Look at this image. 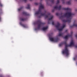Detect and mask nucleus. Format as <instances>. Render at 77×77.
<instances>
[{
    "mask_svg": "<svg viewBox=\"0 0 77 77\" xmlns=\"http://www.w3.org/2000/svg\"><path fill=\"white\" fill-rule=\"evenodd\" d=\"M75 11H77V8H76V9H75Z\"/></svg>",
    "mask_w": 77,
    "mask_h": 77,
    "instance_id": "20",
    "label": "nucleus"
},
{
    "mask_svg": "<svg viewBox=\"0 0 77 77\" xmlns=\"http://www.w3.org/2000/svg\"><path fill=\"white\" fill-rule=\"evenodd\" d=\"M23 14H26V13L25 12H24L23 13Z\"/></svg>",
    "mask_w": 77,
    "mask_h": 77,
    "instance_id": "23",
    "label": "nucleus"
},
{
    "mask_svg": "<svg viewBox=\"0 0 77 77\" xmlns=\"http://www.w3.org/2000/svg\"><path fill=\"white\" fill-rule=\"evenodd\" d=\"M22 9V8H19L18 9V11H21V10Z\"/></svg>",
    "mask_w": 77,
    "mask_h": 77,
    "instance_id": "17",
    "label": "nucleus"
},
{
    "mask_svg": "<svg viewBox=\"0 0 77 77\" xmlns=\"http://www.w3.org/2000/svg\"><path fill=\"white\" fill-rule=\"evenodd\" d=\"M75 48H77V45L75 46Z\"/></svg>",
    "mask_w": 77,
    "mask_h": 77,
    "instance_id": "24",
    "label": "nucleus"
},
{
    "mask_svg": "<svg viewBox=\"0 0 77 77\" xmlns=\"http://www.w3.org/2000/svg\"><path fill=\"white\" fill-rule=\"evenodd\" d=\"M77 27V21L76 20L74 21L73 25L71 26V27Z\"/></svg>",
    "mask_w": 77,
    "mask_h": 77,
    "instance_id": "8",
    "label": "nucleus"
},
{
    "mask_svg": "<svg viewBox=\"0 0 77 77\" xmlns=\"http://www.w3.org/2000/svg\"><path fill=\"white\" fill-rule=\"evenodd\" d=\"M60 3V0H57L56 4H59Z\"/></svg>",
    "mask_w": 77,
    "mask_h": 77,
    "instance_id": "14",
    "label": "nucleus"
},
{
    "mask_svg": "<svg viewBox=\"0 0 77 77\" xmlns=\"http://www.w3.org/2000/svg\"><path fill=\"white\" fill-rule=\"evenodd\" d=\"M56 15H58V13H56Z\"/></svg>",
    "mask_w": 77,
    "mask_h": 77,
    "instance_id": "25",
    "label": "nucleus"
},
{
    "mask_svg": "<svg viewBox=\"0 0 77 77\" xmlns=\"http://www.w3.org/2000/svg\"><path fill=\"white\" fill-rule=\"evenodd\" d=\"M71 33H72V32H71Z\"/></svg>",
    "mask_w": 77,
    "mask_h": 77,
    "instance_id": "28",
    "label": "nucleus"
},
{
    "mask_svg": "<svg viewBox=\"0 0 77 77\" xmlns=\"http://www.w3.org/2000/svg\"><path fill=\"white\" fill-rule=\"evenodd\" d=\"M63 34L62 33H59L58 35L55 38L51 37L50 38V40L51 41L53 42H56L59 41V37L61 36L63 37Z\"/></svg>",
    "mask_w": 77,
    "mask_h": 77,
    "instance_id": "4",
    "label": "nucleus"
},
{
    "mask_svg": "<svg viewBox=\"0 0 77 77\" xmlns=\"http://www.w3.org/2000/svg\"><path fill=\"white\" fill-rule=\"evenodd\" d=\"M42 9H44V5L41 4H40L38 11L35 12V16H38L39 17H41L42 16H44L45 15V13L42 14L41 13V10Z\"/></svg>",
    "mask_w": 77,
    "mask_h": 77,
    "instance_id": "3",
    "label": "nucleus"
},
{
    "mask_svg": "<svg viewBox=\"0 0 77 77\" xmlns=\"http://www.w3.org/2000/svg\"><path fill=\"white\" fill-rule=\"evenodd\" d=\"M27 9H30V5H27V7H26Z\"/></svg>",
    "mask_w": 77,
    "mask_h": 77,
    "instance_id": "15",
    "label": "nucleus"
},
{
    "mask_svg": "<svg viewBox=\"0 0 77 77\" xmlns=\"http://www.w3.org/2000/svg\"><path fill=\"white\" fill-rule=\"evenodd\" d=\"M52 25H54V22H52Z\"/></svg>",
    "mask_w": 77,
    "mask_h": 77,
    "instance_id": "19",
    "label": "nucleus"
},
{
    "mask_svg": "<svg viewBox=\"0 0 77 77\" xmlns=\"http://www.w3.org/2000/svg\"><path fill=\"white\" fill-rule=\"evenodd\" d=\"M30 0V1H32V0Z\"/></svg>",
    "mask_w": 77,
    "mask_h": 77,
    "instance_id": "30",
    "label": "nucleus"
},
{
    "mask_svg": "<svg viewBox=\"0 0 77 77\" xmlns=\"http://www.w3.org/2000/svg\"><path fill=\"white\" fill-rule=\"evenodd\" d=\"M71 1H68L66 3V4L67 5H71Z\"/></svg>",
    "mask_w": 77,
    "mask_h": 77,
    "instance_id": "11",
    "label": "nucleus"
},
{
    "mask_svg": "<svg viewBox=\"0 0 77 77\" xmlns=\"http://www.w3.org/2000/svg\"><path fill=\"white\" fill-rule=\"evenodd\" d=\"M20 20H21V21H23L25 20V19H24L23 18H22V19H20Z\"/></svg>",
    "mask_w": 77,
    "mask_h": 77,
    "instance_id": "16",
    "label": "nucleus"
},
{
    "mask_svg": "<svg viewBox=\"0 0 77 77\" xmlns=\"http://www.w3.org/2000/svg\"><path fill=\"white\" fill-rule=\"evenodd\" d=\"M75 1L76 0H75Z\"/></svg>",
    "mask_w": 77,
    "mask_h": 77,
    "instance_id": "33",
    "label": "nucleus"
},
{
    "mask_svg": "<svg viewBox=\"0 0 77 77\" xmlns=\"http://www.w3.org/2000/svg\"><path fill=\"white\" fill-rule=\"evenodd\" d=\"M34 24H35V23H34Z\"/></svg>",
    "mask_w": 77,
    "mask_h": 77,
    "instance_id": "32",
    "label": "nucleus"
},
{
    "mask_svg": "<svg viewBox=\"0 0 77 77\" xmlns=\"http://www.w3.org/2000/svg\"><path fill=\"white\" fill-rule=\"evenodd\" d=\"M54 1V0H51V2H53Z\"/></svg>",
    "mask_w": 77,
    "mask_h": 77,
    "instance_id": "21",
    "label": "nucleus"
},
{
    "mask_svg": "<svg viewBox=\"0 0 77 77\" xmlns=\"http://www.w3.org/2000/svg\"><path fill=\"white\" fill-rule=\"evenodd\" d=\"M62 44H65V49L63 51V54H65L66 56H68L69 54V50L68 49V47H73L75 46L74 42L73 40H71L70 44L69 45L66 44V42H65L60 44V46H61Z\"/></svg>",
    "mask_w": 77,
    "mask_h": 77,
    "instance_id": "1",
    "label": "nucleus"
},
{
    "mask_svg": "<svg viewBox=\"0 0 77 77\" xmlns=\"http://www.w3.org/2000/svg\"><path fill=\"white\" fill-rule=\"evenodd\" d=\"M63 3H64V2H63Z\"/></svg>",
    "mask_w": 77,
    "mask_h": 77,
    "instance_id": "29",
    "label": "nucleus"
},
{
    "mask_svg": "<svg viewBox=\"0 0 77 77\" xmlns=\"http://www.w3.org/2000/svg\"><path fill=\"white\" fill-rule=\"evenodd\" d=\"M37 23L38 24L37 29L38 30L41 29V25L42 24V23L41 22V21L39 20L37 22Z\"/></svg>",
    "mask_w": 77,
    "mask_h": 77,
    "instance_id": "7",
    "label": "nucleus"
},
{
    "mask_svg": "<svg viewBox=\"0 0 77 77\" xmlns=\"http://www.w3.org/2000/svg\"><path fill=\"white\" fill-rule=\"evenodd\" d=\"M58 29L59 32H60L63 30V29L65 27V25H63L62 26H61L59 23H58L55 26Z\"/></svg>",
    "mask_w": 77,
    "mask_h": 77,
    "instance_id": "5",
    "label": "nucleus"
},
{
    "mask_svg": "<svg viewBox=\"0 0 77 77\" xmlns=\"http://www.w3.org/2000/svg\"><path fill=\"white\" fill-rule=\"evenodd\" d=\"M63 9H64V10H65V11H69L70 10V9L69 8H63Z\"/></svg>",
    "mask_w": 77,
    "mask_h": 77,
    "instance_id": "12",
    "label": "nucleus"
},
{
    "mask_svg": "<svg viewBox=\"0 0 77 77\" xmlns=\"http://www.w3.org/2000/svg\"><path fill=\"white\" fill-rule=\"evenodd\" d=\"M62 0V1H63V0Z\"/></svg>",
    "mask_w": 77,
    "mask_h": 77,
    "instance_id": "31",
    "label": "nucleus"
},
{
    "mask_svg": "<svg viewBox=\"0 0 77 77\" xmlns=\"http://www.w3.org/2000/svg\"><path fill=\"white\" fill-rule=\"evenodd\" d=\"M47 29H48V27L47 26L46 27H45L43 28L42 29V30L43 31H45V30H46Z\"/></svg>",
    "mask_w": 77,
    "mask_h": 77,
    "instance_id": "10",
    "label": "nucleus"
},
{
    "mask_svg": "<svg viewBox=\"0 0 77 77\" xmlns=\"http://www.w3.org/2000/svg\"><path fill=\"white\" fill-rule=\"evenodd\" d=\"M70 36L69 35H66L65 37H64V39H68V38L69 37V36Z\"/></svg>",
    "mask_w": 77,
    "mask_h": 77,
    "instance_id": "13",
    "label": "nucleus"
},
{
    "mask_svg": "<svg viewBox=\"0 0 77 77\" xmlns=\"http://www.w3.org/2000/svg\"><path fill=\"white\" fill-rule=\"evenodd\" d=\"M25 2H26L27 1V0H23Z\"/></svg>",
    "mask_w": 77,
    "mask_h": 77,
    "instance_id": "26",
    "label": "nucleus"
},
{
    "mask_svg": "<svg viewBox=\"0 0 77 77\" xmlns=\"http://www.w3.org/2000/svg\"><path fill=\"white\" fill-rule=\"evenodd\" d=\"M45 17L46 18H48V17H50L49 19V20H51L53 18V16L51 15L50 13H49L47 15L45 16Z\"/></svg>",
    "mask_w": 77,
    "mask_h": 77,
    "instance_id": "6",
    "label": "nucleus"
},
{
    "mask_svg": "<svg viewBox=\"0 0 77 77\" xmlns=\"http://www.w3.org/2000/svg\"><path fill=\"white\" fill-rule=\"evenodd\" d=\"M74 14L72 13L71 12H68L65 13L64 15L61 16H60V19H63L64 18H66V19L65 20H62L63 22H68V23H70L71 22V17L72 16L74 15Z\"/></svg>",
    "mask_w": 77,
    "mask_h": 77,
    "instance_id": "2",
    "label": "nucleus"
},
{
    "mask_svg": "<svg viewBox=\"0 0 77 77\" xmlns=\"http://www.w3.org/2000/svg\"><path fill=\"white\" fill-rule=\"evenodd\" d=\"M1 20H2V18H1V17H0V21H1Z\"/></svg>",
    "mask_w": 77,
    "mask_h": 77,
    "instance_id": "22",
    "label": "nucleus"
},
{
    "mask_svg": "<svg viewBox=\"0 0 77 77\" xmlns=\"http://www.w3.org/2000/svg\"><path fill=\"white\" fill-rule=\"evenodd\" d=\"M73 59H74V60H75V58H73Z\"/></svg>",
    "mask_w": 77,
    "mask_h": 77,
    "instance_id": "27",
    "label": "nucleus"
},
{
    "mask_svg": "<svg viewBox=\"0 0 77 77\" xmlns=\"http://www.w3.org/2000/svg\"><path fill=\"white\" fill-rule=\"evenodd\" d=\"M54 9H58V10H60L61 9V6L60 5L59 7L56 6L54 7Z\"/></svg>",
    "mask_w": 77,
    "mask_h": 77,
    "instance_id": "9",
    "label": "nucleus"
},
{
    "mask_svg": "<svg viewBox=\"0 0 77 77\" xmlns=\"http://www.w3.org/2000/svg\"><path fill=\"white\" fill-rule=\"evenodd\" d=\"M22 25V26L23 27H26V26L25 25Z\"/></svg>",
    "mask_w": 77,
    "mask_h": 77,
    "instance_id": "18",
    "label": "nucleus"
}]
</instances>
